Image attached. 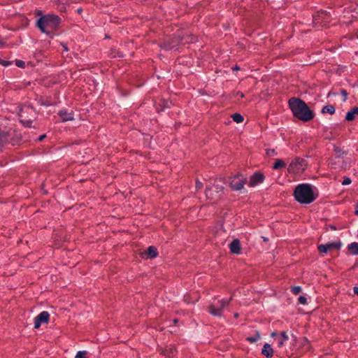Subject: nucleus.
<instances>
[{"instance_id":"0eeeda50","label":"nucleus","mask_w":358,"mask_h":358,"mask_svg":"<svg viewBox=\"0 0 358 358\" xmlns=\"http://www.w3.org/2000/svg\"><path fill=\"white\" fill-rule=\"evenodd\" d=\"M247 180L245 178H243L239 175H236L231 178L230 185L234 190L238 191L243 188Z\"/></svg>"},{"instance_id":"c03bdc74","label":"nucleus","mask_w":358,"mask_h":358,"mask_svg":"<svg viewBox=\"0 0 358 358\" xmlns=\"http://www.w3.org/2000/svg\"><path fill=\"white\" fill-rule=\"evenodd\" d=\"M65 50H67V48L65 45H63Z\"/></svg>"},{"instance_id":"dca6fc26","label":"nucleus","mask_w":358,"mask_h":358,"mask_svg":"<svg viewBox=\"0 0 358 358\" xmlns=\"http://www.w3.org/2000/svg\"><path fill=\"white\" fill-rule=\"evenodd\" d=\"M143 255H146L147 257L152 259L157 257V250L155 246H149L146 250L143 252Z\"/></svg>"},{"instance_id":"49530a36","label":"nucleus","mask_w":358,"mask_h":358,"mask_svg":"<svg viewBox=\"0 0 358 358\" xmlns=\"http://www.w3.org/2000/svg\"><path fill=\"white\" fill-rule=\"evenodd\" d=\"M357 38H358V34H357Z\"/></svg>"},{"instance_id":"2f4dec72","label":"nucleus","mask_w":358,"mask_h":358,"mask_svg":"<svg viewBox=\"0 0 358 358\" xmlns=\"http://www.w3.org/2000/svg\"><path fill=\"white\" fill-rule=\"evenodd\" d=\"M275 154V152L273 149H269L266 151V155L268 156H273Z\"/></svg>"},{"instance_id":"393cba45","label":"nucleus","mask_w":358,"mask_h":358,"mask_svg":"<svg viewBox=\"0 0 358 358\" xmlns=\"http://www.w3.org/2000/svg\"><path fill=\"white\" fill-rule=\"evenodd\" d=\"M164 355L169 357V358H172L176 356V350L170 349V353H168V350H166Z\"/></svg>"},{"instance_id":"ea45409f","label":"nucleus","mask_w":358,"mask_h":358,"mask_svg":"<svg viewBox=\"0 0 358 358\" xmlns=\"http://www.w3.org/2000/svg\"><path fill=\"white\" fill-rule=\"evenodd\" d=\"M232 69H233L234 71H238V70H239V69H240V68H239L238 66H236L233 67V68H232Z\"/></svg>"},{"instance_id":"37998d69","label":"nucleus","mask_w":358,"mask_h":358,"mask_svg":"<svg viewBox=\"0 0 358 358\" xmlns=\"http://www.w3.org/2000/svg\"><path fill=\"white\" fill-rule=\"evenodd\" d=\"M82 11V10L80 8V9H78V13H80Z\"/></svg>"},{"instance_id":"423d86ee","label":"nucleus","mask_w":358,"mask_h":358,"mask_svg":"<svg viewBox=\"0 0 358 358\" xmlns=\"http://www.w3.org/2000/svg\"><path fill=\"white\" fill-rule=\"evenodd\" d=\"M306 167V160L299 157L293 159L288 166L289 173H299L305 170Z\"/></svg>"},{"instance_id":"a878e982","label":"nucleus","mask_w":358,"mask_h":358,"mask_svg":"<svg viewBox=\"0 0 358 358\" xmlns=\"http://www.w3.org/2000/svg\"><path fill=\"white\" fill-rule=\"evenodd\" d=\"M292 292L294 294H299L301 292V287L300 286H294L292 287Z\"/></svg>"},{"instance_id":"20e7f679","label":"nucleus","mask_w":358,"mask_h":358,"mask_svg":"<svg viewBox=\"0 0 358 358\" xmlns=\"http://www.w3.org/2000/svg\"><path fill=\"white\" fill-rule=\"evenodd\" d=\"M36 115V111L31 106H23L19 113L20 122L28 127H31Z\"/></svg>"},{"instance_id":"cd10ccee","label":"nucleus","mask_w":358,"mask_h":358,"mask_svg":"<svg viewBox=\"0 0 358 358\" xmlns=\"http://www.w3.org/2000/svg\"><path fill=\"white\" fill-rule=\"evenodd\" d=\"M298 301L300 304L302 305L307 304V299L303 296H300L298 299Z\"/></svg>"},{"instance_id":"b1692460","label":"nucleus","mask_w":358,"mask_h":358,"mask_svg":"<svg viewBox=\"0 0 358 358\" xmlns=\"http://www.w3.org/2000/svg\"><path fill=\"white\" fill-rule=\"evenodd\" d=\"M231 118L236 123H241L243 121V117L239 113H234Z\"/></svg>"},{"instance_id":"f704fd0d","label":"nucleus","mask_w":358,"mask_h":358,"mask_svg":"<svg viewBox=\"0 0 358 358\" xmlns=\"http://www.w3.org/2000/svg\"><path fill=\"white\" fill-rule=\"evenodd\" d=\"M0 64L6 66H8L10 63L9 62H3V61L0 60Z\"/></svg>"},{"instance_id":"412c9836","label":"nucleus","mask_w":358,"mask_h":358,"mask_svg":"<svg viewBox=\"0 0 358 358\" xmlns=\"http://www.w3.org/2000/svg\"><path fill=\"white\" fill-rule=\"evenodd\" d=\"M322 113H329L331 115L335 113V108L332 105H327L322 108Z\"/></svg>"},{"instance_id":"aec40b11","label":"nucleus","mask_w":358,"mask_h":358,"mask_svg":"<svg viewBox=\"0 0 358 358\" xmlns=\"http://www.w3.org/2000/svg\"><path fill=\"white\" fill-rule=\"evenodd\" d=\"M349 251L354 255H358V243L353 242L348 245Z\"/></svg>"},{"instance_id":"c85d7f7f","label":"nucleus","mask_w":358,"mask_h":358,"mask_svg":"<svg viewBox=\"0 0 358 358\" xmlns=\"http://www.w3.org/2000/svg\"><path fill=\"white\" fill-rule=\"evenodd\" d=\"M352 182V180L350 178L348 177H345L343 182H342V185H350V183Z\"/></svg>"},{"instance_id":"2eb2a0df","label":"nucleus","mask_w":358,"mask_h":358,"mask_svg":"<svg viewBox=\"0 0 358 358\" xmlns=\"http://www.w3.org/2000/svg\"><path fill=\"white\" fill-rule=\"evenodd\" d=\"M206 196L210 200H217L220 198L219 195L215 192L213 187H210V186H206Z\"/></svg>"},{"instance_id":"a211bd4d","label":"nucleus","mask_w":358,"mask_h":358,"mask_svg":"<svg viewBox=\"0 0 358 358\" xmlns=\"http://www.w3.org/2000/svg\"><path fill=\"white\" fill-rule=\"evenodd\" d=\"M9 134L7 131H0V150L8 143Z\"/></svg>"},{"instance_id":"a18cd8bd","label":"nucleus","mask_w":358,"mask_h":358,"mask_svg":"<svg viewBox=\"0 0 358 358\" xmlns=\"http://www.w3.org/2000/svg\"><path fill=\"white\" fill-rule=\"evenodd\" d=\"M267 240H268V239H267L266 238H264V241H267Z\"/></svg>"},{"instance_id":"9d476101","label":"nucleus","mask_w":358,"mask_h":358,"mask_svg":"<svg viewBox=\"0 0 358 358\" xmlns=\"http://www.w3.org/2000/svg\"><path fill=\"white\" fill-rule=\"evenodd\" d=\"M208 186L213 187L215 192L220 197L224 189L223 182L221 179H215L213 183L210 182Z\"/></svg>"},{"instance_id":"4be33fe9","label":"nucleus","mask_w":358,"mask_h":358,"mask_svg":"<svg viewBox=\"0 0 358 358\" xmlns=\"http://www.w3.org/2000/svg\"><path fill=\"white\" fill-rule=\"evenodd\" d=\"M260 338V334L259 331H256L255 334L251 336L248 337L246 339L250 343H255Z\"/></svg>"},{"instance_id":"1a4fd4ad","label":"nucleus","mask_w":358,"mask_h":358,"mask_svg":"<svg viewBox=\"0 0 358 358\" xmlns=\"http://www.w3.org/2000/svg\"><path fill=\"white\" fill-rule=\"evenodd\" d=\"M50 314L48 311H43L34 318V329H38L42 324L49 322Z\"/></svg>"},{"instance_id":"c9c22d12","label":"nucleus","mask_w":358,"mask_h":358,"mask_svg":"<svg viewBox=\"0 0 358 358\" xmlns=\"http://www.w3.org/2000/svg\"><path fill=\"white\" fill-rule=\"evenodd\" d=\"M355 214L356 215H358V202L356 203L355 205Z\"/></svg>"},{"instance_id":"58836bf2","label":"nucleus","mask_w":358,"mask_h":358,"mask_svg":"<svg viewBox=\"0 0 358 358\" xmlns=\"http://www.w3.org/2000/svg\"><path fill=\"white\" fill-rule=\"evenodd\" d=\"M45 137V135H41L38 137V141H42Z\"/></svg>"},{"instance_id":"7ed1b4c3","label":"nucleus","mask_w":358,"mask_h":358,"mask_svg":"<svg viewBox=\"0 0 358 358\" xmlns=\"http://www.w3.org/2000/svg\"><path fill=\"white\" fill-rule=\"evenodd\" d=\"M61 19L58 15L47 14L37 20L36 26L43 33L50 34L59 27Z\"/></svg>"},{"instance_id":"7c9ffc66","label":"nucleus","mask_w":358,"mask_h":358,"mask_svg":"<svg viewBox=\"0 0 358 358\" xmlns=\"http://www.w3.org/2000/svg\"><path fill=\"white\" fill-rule=\"evenodd\" d=\"M184 40L185 41L186 43H190V42L192 43L195 40V38L192 36L189 41L182 38L178 39V43H179V41H182Z\"/></svg>"},{"instance_id":"79ce46f5","label":"nucleus","mask_w":358,"mask_h":358,"mask_svg":"<svg viewBox=\"0 0 358 358\" xmlns=\"http://www.w3.org/2000/svg\"><path fill=\"white\" fill-rule=\"evenodd\" d=\"M234 317H238V313L234 314Z\"/></svg>"},{"instance_id":"f03ea898","label":"nucleus","mask_w":358,"mask_h":358,"mask_svg":"<svg viewBox=\"0 0 358 358\" xmlns=\"http://www.w3.org/2000/svg\"><path fill=\"white\" fill-rule=\"evenodd\" d=\"M289 106L294 117L303 122H308L314 117L313 112L301 99L292 97L289 100Z\"/></svg>"},{"instance_id":"5701e85b","label":"nucleus","mask_w":358,"mask_h":358,"mask_svg":"<svg viewBox=\"0 0 358 358\" xmlns=\"http://www.w3.org/2000/svg\"><path fill=\"white\" fill-rule=\"evenodd\" d=\"M286 164L282 159H277L273 164V168L274 169H278L280 168L285 167Z\"/></svg>"},{"instance_id":"473e14b6","label":"nucleus","mask_w":358,"mask_h":358,"mask_svg":"<svg viewBox=\"0 0 358 358\" xmlns=\"http://www.w3.org/2000/svg\"><path fill=\"white\" fill-rule=\"evenodd\" d=\"M341 94H343V101H346L347 99V97H348V93L345 90H341Z\"/></svg>"},{"instance_id":"c756f323","label":"nucleus","mask_w":358,"mask_h":358,"mask_svg":"<svg viewBox=\"0 0 358 358\" xmlns=\"http://www.w3.org/2000/svg\"><path fill=\"white\" fill-rule=\"evenodd\" d=\"M15 64L17 66L20 67V68H24V66H25V63L22 60H16Z\"/></svg>"},{"instance_id":"6ab92c4d","label":"nucleus","mask_w":358,"mask_h":358,"mask_svg":"<svg viewBox=\"0 0 358 358\" xmlns=\"http://www.w3.org/2000/svg\"><path fill=\"white\" fill-rule=\"evenodd\" d=\"M289 340V336L285 331L280 333V336L278 338L277 344L278 348L284 346L285 343Z\"/></svg>"},{"instance_id":"e433bc0d","label":"nucleus","mask_w":358,"mask_h":358,"mask_svg":"<svg viewBox=\"0 0 358 358\" xmlns=\"http://www.w3.org/2000/svg\"><path fill=\"white\" fill-rule=\"evenodd\" d=\"M237 96H239L240 97L243 98L244 97V94L242 92H237Z\"/></svg>"},{"instance_id":"f8f14e48","label":"nucleus","mask_w":358,"mask_h":358,"mask_svg":"<svg viewBox=\"0 0 358 358\" xmlns=\"http://www.w3.org/2000/svg\"><path fill=\"white\" fill-rule=\"evenodd\" d=\"M230 251L233 254L238 255L241 253V243L238 239H234L229 245Z\"/></svg>"},{"instance_id":"bb28decb","label":"nucleus","mask_w":358,"mask_h":358,"mask_svg":"<svg viewBox=\"0 0 358 358\" xmlns=\"http://www.w3.org/2000/svg\"><path fill=\"white\" fill-rule=\"evenodd\" d=\"M86 351H78L75 357V358H87L86 357Z\"/></svg>"},{"instance_id":"ddd939ff","label":"nucleus","mask_w":358,"mask_h":358,"mask_svg":"<svg viewBox=\"0 0 358 358\" xmlns=\"http://www.w3.org/2000/svg\"><path fill=\"white\" fill-rule=\"evenodd\" d=\"M59 116L62 119L63 122L71 121L73 120V114L72 112H68L66 110H61L58 113Z\"/></svg>"},{"instance_id":"f3484780","label":"nucleus","mask_w":358,"mask_h":358,"mask_svg":"<svg viewBox=\"0 0 358 358\" xmlns=\"http://www.w3.org/2000/svg\"><path fill=\"white\" fill-rule=\"evenodd\" d=\"M358 116V107H354L351 110L347 113L345 120L347 121H353Z\"/></svg>"},{"instance_id":"a19ab883","label":"nucleus","mask_w":358,"mask_h":358,"mask_svg":"<svg viewBox=\"0 0 358 358\" xmlns=\"http://www.w3.org/2000/svg\"><path fill=\"white\" fill-rule=\"evenodd\" d=\"M277 336V332L274 331L271 334V337L274 338L275 336Z\"/></svg>"},{"instance_id":"4c0bfd02","label":"nucleus","mask_w":358,"mask_h":358,"mask_svg":"<svg viewBox=\"0 0 358 358\" xmlns=\"http://www.w3.org/2000/svg\"><path fill=\"white\" fill-rule=\"evenodd\" d=\"M353 291L355 294L358 295V287H355Z\"/></svg>"},{"instance_id":"39448f33","label":"nucleus","mask_w":358,"mask_h":358,"mask_svg":"<svg viewBox=\"0 0 358 358\" xmlns=\"http://www.w3.org/2000/svg\"><path fill=\"white\" fill-rule=\"evenodd\" d=\"M231 300V297L218 301L217 303H211L208 308V313L215 317H222L224 308L229 304Z\"/></svg>"},{"instance_id":"f257e3e1","label":"nucleus","mask_w":358,"mask_h":358,"mask_svg":"<svg viewBox=\"0 0 358 358\" xmlns=\"http://www.w3.org/2000/svg\"><path fill=\"white\" fill-rule=\"evenodd\" d=\"M318 194L317 189L308 183L298 185L294 191L295 199L302 204L313 203L317 199Z\"/></svg>"},{"instance_id":"4468645a","label":"nucleus","mask_w":358,"mask_h":358,"mask_svg":"<svg viewBox=\"0 0 358 358\" xmlns=\"http://www.w3.org/2000/svg\"><path fill=\"white\" fill-rule=\"evenodd\" d=\"M262 354L266 358H271L273 355V350L271 345L265 343L263 346Z\"/></svg>"},{"instance_id":"9b49d317","label":"nucleus","mask_w":358,"mask_h":358,"mask_svg":"<svg viewBox=\"0 0 358 358\" xmlns=\"http://www.w3.org/2000/svg\"><path fill=\"white\" fill-rule=\"evenodd\" d=\"M264 176L262 173H256L250 178V186H255L257 184L262 183L264 181Z\"/></svg>"},{"instance_id":"6e6552de","label":"nucleus","mask_w":358,"mask_h":358,"mask_svg":"<svg viewBox=\"0 0 358 358\" xmlns=\"http://www.w3.org/2000/svg\"><path fill=\"white\" fill-rule=\"evenodd\" d=\"M341 243L340 242H333L327 244H322L318 245V251L321 253H327L331 250H338L340 249Z\"/></svg>"},{"instance_id":"72a5a7b5","label":"nucleus","mask_w":358,"mask_h":358,"mask_svg":"<svg viewBox=\"0 0 358 358\" xmlns=\"http://www.w3.org/2000/svg\"><path fill=\"white\" fill-rule=\"evenodd\" d=\"M202 183L201 182L196 181V187L197 189H201L202 187Z\"/></svg>"}]
</instances>
